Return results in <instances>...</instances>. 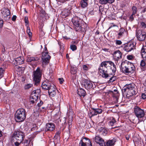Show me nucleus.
Segmentation results:
<instances>
[{"label": "nucleus", "instance_id": "nucleus-1", "mask_svg": "<svg viewBox=\"0 0 146 146\" xmlns=\"http://www.w3.org/2000/svg\"><path fill=\"white\" fill-rule=\"evenodd\" d=\"M116 70V66L113 62L110 61H104L100 64L98 73L102 77L106 79L110 75H115Z\"/></svg>", "mask_w": 146, "mask_h": 146}, {"label": "nucleus", "instance_id": "nucleus-2", "mask_svg": "<svg viewBox=\"0 0 146 146\" xmlns=\"http://www.w3.org/2000/svg\"><path fill=\"white\" fill-rule=\"evenodd\" d=\"M121 66V70L122 72L127 74L133 73L135 70L134 65L127 61L122 62Z\"/></svg>", "mask_w": 146, "mask_h": 146}, {"label": "nucleus", "instance_id": "nucleus-3", "mask_svg": "<svg viewBox=\"0 0 146 146\" xmlns=\"http://www.w3.org/2000/svg\"><path fill=\"white\" fill-rule=\"evenodd\" d=\"M72 21L74 25V29L77 31L84 32L85 31L84 22L80 19H78L75 18L72 20Z\"/></svg>", "mask_w": 146, "mask_h": 146}, {"label": "nucleus", "instance_id": "nucleus-4", "mask_svg": "<svg viewBox=\"0 0 146 146\" xmlns=\"http://www.w3.org/2000/svg\"><path fill=\"white\" fill-rule=\"evenodd\" d=\"M134 84H129L126 85L123 88V90L126 92V97L129 98L130 97L135 95L137 93L136 88L134 87Z\"/></svg>", "mask_w": 146, "mask_h": 146}, {"label": "nucleus", "instance_id": "nucleus-5", "mask_svg": "<svg viewBox=\"0 0 146 146\" xmlns=\"http://www.w3.org/2000/svg\"><path fill=\"white\" fill-rule=\"evenodd\" d=\"M25 112V110L24 109H18L15 115L16 121L19 122L24 121L26 117Z\"/></svg>", "mask_w": 146, "mask_h": 146}, {"label": "nucleus", "instance_id": "nucleus-6", "mask_svg": "<svg viewBox=\"0 0 146 146\" xmlns=\"http://www.w3.org/2000/svg\"><path fill=\"white\" fill-rule=\"evenodd\" d=\"M42 75V71L39 67L37 68L35 71L33 72V81L35 84L37 86L40 83Z\"/></svg>", "mask_w": 146, "mask_h": 146}, {"label": "nucleus", "instance_id": "nucleus-7", "mask_svg": "<svg viewBox=\"0 0 146 146\" xmlns=\"http://www.w3.org/2000/svg\"><path fill=\"white\" fill-rule=\"evenodd\" d=\"M25 137L24 133L20 131H15L12 137V140L14 142L18 141L20 142H22Z\"/></svg>", "mask_w": 146, "mask_h": 146}, {"label": "nucleus", "instance_id": "nucleus-8", "mask_svg": "<svg viewBox=\"0 0 146 146\" xmlns=\"http://www.w3.org/2000/svg\"><path fill=\"white\" fill-rule=\"evenodd\" d=\"M53 81L52 79L50 78L48 79H46V80L43 82L42 84V89L44 90H48L51 87H52L54 85L53 84Z\"/></svg>", "mask_w": 146, "mask_h": 146}, {"label": "nucleus", "instance_id": "nucleus-9", "mask_svg": "<svg viewBox=\"0 0 146 146\" xmlns=\"http://www.w3.org/2000/svg\"><path fill=\"white\" fill-rule=\"evenodd\" d=\"M1 17L5 20H9L10 18V12L8 9L4 8L1 10Z\"/></svg>", "mask_w": 146, "mask_h": 146}, {"label": "nucleus", "instance_id": "nucleus-10", "mask_svg": "<svg viewBox=\"0 0 146 146\" xmlns=\"http://www.w3.org/2000/svg\"><path fill=\"white\" fill-rule=\"evenodd\" d=\"M136 35L137 38L139 41H143L146 38V33L141 30H137L136 31Z\"/></svg>", "mask_w": 146, "mask_h": 146}, {"label": "nucleus", "instance_id": "nucleus-11", "mask_svg": "<svg viewBox=\"0 0 146 146\" xmlns=\"http://www.w3.org/2000/svg\"><path fill=\"white\" fill-rule=\"evenodd\" d=\"M134 111L136 116L138 118H142L145 115L144 111L137 106H135L134 108Z\"/></svg>", "mask_w": 146, "mask_h": 146}, {"label": "nucleus", "instance_id": "nucleus-12", "mask_svg": "<svg viewBox=\"0 0 146 146\" xmlns=\"http://www.w3.org/2000/svg\"><path fill=\"white\" fill-rule=\"evenodd\" d=\"M82 86L87 90L92 88L93 86L92 82L88 80L83 78L82 80Z\"/></svg>", "mask_w": 146, "mask_h": 146}, {"label": "nucleus", "instance_id": "nucleus-13", "mask_svg": "<svg viewBox=\"0 0 146 146\" xmlns=\"http://www.w3.org/2000/svg\"><path fill=\"white\" fill-rule=\"evenodd\" d=\"M79 146H92L90 140L87 138L81 139L79 143Z\"/></svg>", "mask_w": 146, "mask_h": 146}, {"label": "nucleus", "instance_id": "nucleus-14", "mask_svg": "<svg viewBox=\"0 0 146 146\" xmlns=\"http://www.w3.org/2000/svg\"><path fill=\"white\" fill-rule=\"evenodd\" d=\"M48 54V52H43L42 53V59L45 63H48L50 59V56Z\"/></svg>", "mask_w": 146, "mask_h": 146}, {"label": "nucleus", "instance_id": "nucleus-15", "mask_svg": "<svg viewBox=\"0 0 146 146\" xmlns=\"http://www.w3.org/2000/svg\"><path fill=\"white\" fill-rule=\"evenodd\" d=\"M94 141L96 143L98 144L100 146H106L104 140L99 136H96L94 138Z\"/></svg>", "mask_w": 146, "mask_h": 146}, {"label": "nucleus", "instance_id": "nucleus-16", "mask_svg": "<svg viewBox=\"0 0 146 146\" xmlns=\"http://www.w3.org/2000/svg\"><path fill=\"white\" fill-rule=\"evenodd\" d=\"M135 48V45L133 43L130 42L125 46L124 50L127 52H129L133 50Z\"/></svg>", "mask_w": 146, "mask_h": 146}, {"label": "nucleus", "instance_id": "nucleus-17", "mask_svg": "<svg viewBox=\"0 0 146 146\" xmlns=\"http://www.w3.org/2000/svg\"><path fill=\"white\" fill-rule=\"evenodd\" d=\"M114 58L115 60L118 61L122 58V54L119 50L115 51L113 54Z\"/></svg>", "mask_w": 146, "mask_h": 146}, {"label": "nucleus", "instance_id": "nucleus-18", "mask_svg": "<svg viewBox=\"0 0 146 146\" xmlns=\"http://www.w3.org/2000/svg\"><path fill=\"white\" fill-rule=\"evenodd\" d=\"M48 93L50 96L52 97L54 96L56 94V89L55 86L54 85L52 87H51L48 90Z\"/></svg>", "mask_w": 146, "mask_h": 146}, {"label": "nucleus", "instance_id": "nucleus-19", "mask_svg": "<svg viewBox=\"0 0 146 146\" xmlns=\"http://www.w3.org/2000/svg\"><path fill=\"white\" fill-rule=\"evenodd\" d=\"M92 110L91 111L90 113L92 115V116H93L97 115L98 114L101 113L102 112V110L100 109H96L94 108H91Z\"/></svg>", "mask_w": 146, "mask_h": 146}, {"label": "nucleus", "instance_id": "nucleus-20", "mask_svg": "<svg viewBox=\"0 0 146 146\" xmlns=\"http://www.w3.org/2000/svg\"><path fill=\"white\" fill-rule=\"evenodd\" d=\"M71 8L69 9H65L62 11L61 14V16L63 17H66L68 16L70 13V9Z\"/></svg>", "mask_w": 146, "mask_h": 146}, {"label": "nucleus", "instance_id": "nucleus-21", "mask_svg": "<svg viewBox=\"0 0 146 146\" xmlns=\"http://www.w3.org/2000/svg\"><path fill=\"white\" fill-rule=\"evenodd\" d=\"M54 128L55 126L53 123H49L46 124V131H52L54 129Z\"/></svg>", "mask_w": 146, "mask_h": 146}, {"label": "nucleus", "instance_id": "nucleus-22", "mask_svg": "<svg viewBox=\"0 0 146 146\" xmlns=\"http://www.w3.org/2000/svg\"><path fill=\"white\" fill-rule=\"evenodd\" d=\"M40 59V57L38 56L28 57H27V62H35L38 60Z\"/></svg>", "mask_w": 146, "mask_h": 146}, {"label": "nucleus", "instance_id": "nucleus-23", "mask_svg": "<svg viewBox=\"0 0 146 146\" xmlns=\"http://www.w3.org/2000/svg\"><path fill=\"white\" fill-rule=\"evenodd\" d=\"M78 94L80 97H84L86 95V92L83 89L80 88L78 90Z\"/></svg>", "mask_w": 146, "mask_h": 146}, {"label": "nucleus", "instance_id": "nucleus-24", "mask_svg": "<svg viewBox=\"0 0 146 146\" xmlns=\"http://www.w3.org/2000/svg\"><path fill=\"white\" fill-rule=\"evenodd\" d=\"M17 64H21L24 63V59L23 57H19L16 58L15 60Z\"/></svg>", "mask_w": 146, "mask_h": 146}, {"label": "nucleus", "instance_id": "nucleus-25", "mask_svg": "<svg viewBox=\"0 0 146 146\" xmlns=\"http://www.w3.org/2000/svg\"><path fill=\"white\" fill-rule=\"evenodd\" d=\"M116 142V139L113 138L111 140H109L107 141L106 143L107 146H111L114 145Z\"/></svg>", "mask_w": 146, "mask_h": 146}, {"label": "nucleus", "instance_id": "nucleus-26", "mask_svg": "<svg viewBox=\"0 0 146 146\" xmlns=\"http://www.w3.org/2000/svg\"><path fill=\"white\" fill-rule=\"evenodd\" d=\"M141 53L143 59L146 60V46L142 48Z\"/></svg>", "mask_w": 146, "mask_h": 146}, {"label": "nucleus", "instance_id": "nucleus-27", "mask_svg": "<svg viewBox=\"0 0 146 146\" xmlns=\"http://www.w3.org/2000/svg\"><path fill=\"white\" fill-rule=\"evenodd\" d=\"M80 4L83 8L86 7L88 5V0H82L80 3Z\"/></svg>", "mask_w": 146, "mask_h": 146}, {"label": "nucleus", "instance_id": "nucleus-28", "mask_svg": "<svg viewBox=\"0 0 146 146\" xmlns=\"http://www.w3.org/2000/svg\"><path fill=\"white\" fill-rule=\"evenodd\" d=\"M37 102V100L31 98H30V101L29 102L30 104V107L32 106L33 105H34L35 104H36Z\"/></svg>", "mask_w": 146, "mask_h": 146}, {"label": "nucleus", "instance_id": "nucleus-29", "mask_svg": "<svg viewBox=\"0 0 146 146\" xmlns=\"http://www.w3.org/2000/svg\"><path fill=\"white\" fill-rule=\"evenodd\" d=\"M100 134L105 136L106 135L108 131L106 129L101 128L100 130Z\"/></svg>", "mask_w": 146, "mask_h": 146}, {"label": "nucleus", "instance_id": "nucleus-30", "mask_svg": "<svg viewBox=\"0 0 146 146\" xmlns=\"http://www.w3.org/2000/svg\"><path fill=\"white\" fill-rule=\"evenodd\" d=\"M77 72V68L76 67L74 66L71 67V74H74L76 73Z\"/></svg>", "mask_w": 146, "mask_h": 146}, {"label": "nucleus", "instance_id": "nucleus-31", "mask_svg": "<svg viewBox=\"0 0 146 146\" xmlns=\"http://www.w3.org/2000/svg\"><path fill=\"white\" fill-rule=\"evenodd\" d=\"M125 31V30L123 28H121L119 30V32L118 34L119 37H121L124 34V32Z\"/></svg>", "mask_w": 146, "mask_h": 146}, {"label": "nucleus", "instance_id": "nucleus-32", "mask_svg": "<svg viewBox=\"0 0 146 146\" xmlns=\"http://www.w3.org/2000/svg\"><path fill=\"white\" fill-rule=\"evenodd\" d=\"M110 125L111 126H113L114 123H115L116 121L114 118L113 117L110 118Z\"/></svg>", "mask_w": 146, "mask_h": 146}, {"label": "nucleus", "instance_id": "nucleus-33", "mask_svg": "<svg viewBox=\"0 0 146 146\" xmlns=\"http://www.w3.org/2000/svg\"><path fill=\"white\" fill-rule=\"evenodd\" d=\"M27 32L28 35L29 37H31L32 36V33L29 27H27Z\"/></svg>", "mask_w": 146, "mask_h": 146}, {"label": "nucleus", "instance_id": "nucleus-34", "mask_svg": "<svg viewBox=\"0 0 146 146\" xmlns=\"http://www.w3.org/2000/svg\"><path fill=\"white\" fill-rule=\"evenodd\" d=\"M40 92V90H37L33 91L32 93L36 94V95H38V96L39 97Z\"/></svg>", "mask_w": 146, "mask_h": 146}, {"label": "nucleus", "instance_id": "nucleus-35", "mask_svg": "<svg viewBox=\"0 0 146 146\" xmlns=\"http://www.w3.org/2000/svg\"><path fill=\"white\" fill-rule=\"evenodd\" d=\"M33 86V84H27L25 85L24 88L25 89H28L31 88Z\"/></svg>", "mask_w": 146, "mask_h": 146}, {"label": "nucleus", "instance_id": "nucleus-36", "mask_svg": "<svg viewBox=\"0 0 146 146\" xmlns=\"http://www.w3.org/2000/svg\"><path fill=\"white\" fill-rule=\"evenodd\" d=\"M38 97H39L38 96V95H36V94H33L32 93L31 98L37 100H38Z\"/></svg>", "mask_w": 146, "mask_h": 146}, {"label": "nucleus", "instance_id": "nucleus-37", "mask_svg": "<svg viewBox=\"0 0 146 146\" xmlns=\"http://www.w3.org/2000/svg\"><path fill=\"white\" fill-rule=\"evenodd\" d=\"M4 70L2 68H0V78L2 77L4 74Z\"/></svg>", "mask_w": 146, "mask_h": 146}, {"label": "nucleus", "instance_id": "nucleus-38", "mask_svg": "<svg viewBox=\"0 0 146 146\" xmlns=\"http://www.w3.org/2000/svg\"><path fill=\"white\" fill-rule=\"evenodd\" d=\"M133 15H135L137 12V9L135 6H133L132 7Z\"/></svg>", "mask_w": 146, "mask_h": 146}, {"label": "nucleus", "instance_id": "nucleus-39", "mask_svg": "<svg viewBox=\"0 0 146 146\" xmlns=\"http://www.w3.org/2000/svg\"><path fill=\"white\" fill-rule=\"evenodd\" d=\"M140 65L143 68H145V63L144 61L142 60L141 62Z\"/></svg>", "mask_w": 146, "mask_h": 146}, {"label": "nucleus", "instance_id": "nucleus-40", "mask_svg": "<svg viewBox=\"0 0 146 146\" xmlns=\"http://www.w3.org/2000/svg\"><path fill=\"white\" fill-rule=\"evenodd\" d=\"M70 49L73 51H74L75 50H76L77 49L76 46L74 44H72L70 45Z\"/></svg>", "mask_w": 146, "mask_h": 146}, {"label": "nucleus", "instance_id": "nucleus-41", "mask_svg": "<svg viewBox=\"0 0 146 146\" xmlns=\"http://www.w3.org/2000/svg\"><path fill=\"white\" fill-rule=\"evenodd\" d=\"M30 141L28 140H25L24 141L22 142V143L24 144V145L27 146L29 144Z\"/></svg>", "mask_w": 146, "mask_h": 146}, {"label": "nucleus", "instance_id": "nucleus-42", "mask_svg": "<svg viewBox=\"0 0 146 146\" xmlns=\"http://www.w3.org/2000/svg\"><path fill=\"white\" fill-rule=\"evenodd\" d=\"M99 2L102 4H107L108 3V1L107 0H100Z\"/></svg>", "mask_w": 146, "mask_h": 146}, {"label": "nucleus", "instance_id": "nucleus-43", "mask_svg": "<svg viewBox=\"0 0 146 146\" xmlns=\"http://www.w3.org/2000/svg\"><path fill=\"white\" fill-rule=\"evenodd\" d=\"M141 27L143 29L146 28V24L143 22H142L141 23Z\"/></svg>", "mask_w": 146, "mask_h": 146}, {"label": "nucleus", "instance_id": "nucleus-44", "mask_svg": "<svg viewBox=\"0 0 146 146\" xmlns=\"http://www.w3.org/2000/svg\"><path fill=\"white\" fill-rule=\"evenodd\" d=\"M115 43L117 45H120L122 44V42L121 40H117L115 41Z\"/></svg>", "mask_w": 146, "mask_h": 146}, {"label": "nucleus", "instance_id": "nucleus-45", "mask_svg": "<svg viewBox=\"0 0 146 146\" xmlns=\"http://www.w3.org/2000/svg\"><path fill=\"white\" fill-rule=\"evenodd\" d=\"M15 144L16 146H19V145L22 142H20L18 141H15Z\"/></svg>", "mask_w": 146, "mask_h": 146}, {"label": "nucleus", "instance_id": "nucleus-46", "mask_svg": "<svg viewBox=\"0 0 146 146\" xmlns=\"http://www.w3.org/2000/svg\"><path fill=\"white\" fill-rule=\"evenodd\" d=\"M43 104V103L42 101H40L39 103L37 104V105L38 107H40Z\"/></svg>", "mask_w": 146, "mask_h": 146}, {"label": "nucleus", "instance_id": "nucleus-47", "mask_svg": "<svg viewBox=\"0 0 146 146\" xmlns=\"http://www.w3.org/2000/svg\"><path fill=\"white\" fill-rule=\"evenodd\" d=\"M135 15H133V13L129 17V20L131 21H133L134 20V17L133 16L134 15L135 16Z\"/></svg>", "mask_w": 146, "mask_h": 146}, {"label": "nucleus", "instance_id": "nucleus-48", "mask_svg": "<svg viewBox=\"0 0 146 146\" xmlns=\"http://www.w3.org/2000/svg\"><path fill=\"white\" fill-rule=\"evenodd\" d=\"M58 80L60 84H62L64 81V80L62 78H59Z\"/></svg>", "mask_w": 146, "mask_h": 146}, {"label": "nucleus", "instance_id": "nucleus-49", "mask_svg": "<svg viewBox=\"0 0 146 146\" xmlns=\"http://www.w3.org/2000/svg\"><path fill=\"white\" fill-rule=\"evenodd\" d=\"M3 20L0 19V27H2L3 26Z\"/></svg>", "mask_w": 146, "mask_h": 146}, {"label": "nucleus", "instance_id": "nucleus-50", "mask_svg": "<svg viewBox=\"0 0 146 146\" xmlns=\"http://www.w3.org/2000/svg\"><path fill=\"white\" fill-rule=\"evenodd\" d=\"M133 57L132 55H128L127 56V58L128 60H131L133 59Z\"/></svg>", "mask_w": 146, "mask_h": 146}, {"label": "nucleus", "instance_id": "nucleus-51", "mask_svg": "<svg viewBox=\"0 0 146 146\" xmlns=\"http://www.w3.org/2000/svg\"><path fill=\"white\" fill-rule=\"evenodd\" d=\"M141 97L143 99H145L146 98V94L145 93L142 94Z\"/></svg>", "mask_w": 146, "mask_h": 146}, {"label": "nucleus", "instance_id": "nucleus-52", "mask_svg": "<svg viewBox=\"0 0 146 146\" xmlns=\"http://www.w3.org/2000/svg\"><path fill=\"white\" fill-rule=\"evenodd\" d=\"M25 24H26L27 25L29 23L28 18L27 17H25Z\"/></svg>", "mask_w": 146, "mask_h": 146}, {"label": "nucleus", "instance_id": "nucleus-53", "mask_svg": "<svg viewBox=\"0 0 146 146\" xmlns=\"http://www.w3.org/2000/svg\"><path fill=\"white\" fill-rule=\"evenodd\" d=\"M115 80V78L114 77H112L110 78L109 81L110 82H113Z\"/></svg>", "mask_w": 146, "mask_h": 146}, {"label": "nucleus", "instance_id": "nucleus-54", "mask_svg": "<svg viewBox=\"0 0 146 146\" xmlns=\"http://www.w3.org/2000/svg\"><path fill=\"white\" fill-rule=\"evenodd\" d=\"M17 18V17L15 15H13L12 18V20L13 21H15Z\"/></svg>", "mask_w": 146, "mask_h": 146}, {"label": "nucleus", "instance_id": "nucleus-55", "mask_svg": "<svg viewBox=\"0 0 146 146\" xmlns=\"http://www.w3.org/2000/svg\"><path fill=\"white\" fill-rule=\"evenodd\" d=\"M130 136L128 135H125V138L127 140H128L129 139Z\"/></svg>", "mask_w": 146, "mask_h": 146}, {"label": "nucleus", "instance_id": "nucleus-56", "mask_svg": "<svg viewBox=\"0 0 146 146\" xmlns=\"http://www.w3.org/2000/svg\"><path fill=\"white\" fill-rule=\"evenodd\" d=\"M83 68L84 70H87L88 69L87 66L86 65H84L83 66Z\"/></svg>", "mask_w": 146, "mask_h": 146}, {"label": "nucleus", "instance_id": "nucleus-57", "mask_svg": "<svg viewBox=\"0 0 146 146\" xmlns=\"http://www.w3.org/2000/svg\"><path fill=\"white\" fill-rule=\"evenodd\" d=\"M114 0H107L108 3H112L114 1Z\"/></svg>", "mask_w": 146, "mask_h": 146}, {"label": "nucleus", "instance_id": "nucleus-58", "mask_svg": "<svg viewBox=\"0 0 146 146\" xmlns=\"http://www.w3.org/2000/svg\"><path fill=\"white\" fill-rule=\"evenodd\" d=\"M60 132L59 131H58L56 132V135H60Z\"/></svg>", "mask_w": 146, "mask_h": 146}, {"label": "nucleus", "instance_id": "nucleus-59", "mask_svg": "<svg viewBox=\"0 0 146 146\" xmlns=\"http://www.w3.org/2000/svg\"><path fill=\"white\" fill-rule=\"evenodd\" d=\"M59 1L62 2H64L67 1V0H58Z\"/></svg>", "mask_w": 146, "mask_h": 146}, {"label": "nucleus", "instance_id": "nucleus-60", "mask_svg": "<svg viewBox=\"0 0 146 146\" xmlns=\"http://www.w3.org/2000/svg\"><path fill=\"white\" fill-rule=\"evenodd\" d=\"M145 12H146V8L142 11V12L143 13H144Z\"/></svg>", "mask_w": 146, "mask_h": 146}, {"label": "nucleus", "instance_id": "nucleus-61", "mask_svg": "<svg viewBox=\"0 0 146 146\" xmlns=\"http://www.w3.org/2000/svg\"><path fill=\"white\" fill-rule=\"evenodd\" d=\"M103 50H104V51H108V49L106 48H104Z\"/></svg>", "mask_w": 146, "mask_h": 146}, {"label": "nucleus", "instance_id": "nucleus-62", "mask_svg": "<svg viewBox=\"0 0 146 146\" xmlns=\"http://www.w3.org/2000/svg\"><path fill=\"white\" fill-rule=\"evenodd\" d=\"M2 132L0 130V137H2Z\"/></svg>", "mask_w": 146, "mask_h": 146}, {"label": "nucleus", "instance_id": "nucleus-63", "mask_svg": "<svg viewBox=\"0 0 146 146\" xmlns=\"http://www.w3.org/2000/svg\"><path fill=\"white\" fill-rule=\"evenodd\" d=\"M44 50H45V51H46L47 50V48L46 47H45Z\"/></svg>", "mask_w": 146, "mask_h": 146}, {"label": "nucleus", "instance_id": "nucleus-64", "mask_svg": "<svg viewBox=\"0 0 146 146\" xmlns=\"http://www.w3.org/2000/svg\"><path fill=\"white\" fill-rule=\"evenodd\" d=\"M144 85H145V86H146V80L145 81L144 83Z\"/></svg>", "mask_w": 146, "mask_h": 146}]
</instances>
